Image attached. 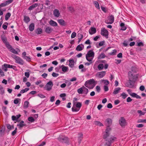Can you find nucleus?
<instances>
[{
  "instance_id": "43",
  "label": "nucleus",
  "mask_w": 146,
  "mask_h": 146,
  "mask_svg": "<svg viewBox=\"0 0 146 146\" xmlns=\"http://www.w3.org/2000/svg\"><path fill=\"white\" fill-rule=\"evenodd\" d=\"M29 90V88H26L24 89L21 90L20 92V93L23 94L28 91Z\"/></svg>"
},
{
  "instance_id": "13",
  "label": "nucleus",
  "mask_w": 146,
  "mask_h": 146,
  "mask_svg": "<svg viewBox=\"0 0 146 146\" xmlns=\"http://www.w3.org/2000/svg\"><path fill=\"white\" fill-rule=\"evenodd\" d=\"M135 82H134L132 80L130 81L129 80V82L127 84L126 86L131 88H133L134 86Z\"/></svg>"
},
{
  "instance_id": "45",
  "label": "nucleus",
  "mask_w": 146,
  "mask_h": 146,
  "mask_svg": "<svg viewBox=\"0 0 146 146\" xmlns=\"http://www.w3.org/2000/svg\"><path fill=\"white\" fill-rule=\"evenodd\" d=\"M8 23L7 22H5L2 25V27L4 30H6L7 28V26Z\"/></svg>"
},
{
  "instance_id": "33",
  "label": "nucleus",
  "mask_w": 146,
  "mask_h": 146,
  "mask_svg": "<svg viewBox=\"0 0 146 146\" xmlns=\"http://www.w3.org/2000/svg\"><path fill=\"white\" fill-rule=\"evenodd\" d=\"M83 94L87 95L88 92V90L84 86H83Z\"/></svg>"
},
{
  "instance_id": "6",
  "label": "nucleus",
  "mask_w": 146,
  "mask_h": 146,
  "mask_svg": "<svg viewBox=\"0 0 146 146\" xmlns=\"http://www.w3.org/2000/svg\"><path fill=\"white\" fill-rule=\"evenodd\" d=\"M129 79L130 81L132 80L135 82L137 78V76L133 74L131 72L129 71L128 73Z\"/></svg>"
},
{
  "instance_id": "27",
  "label": "nucleus",
  "mask_w": 146,
  "mask_h": 146,
  "mask_svg": "<svg viewBox=\"0 0 146 146\" xmlns=\"http://www.w3.org/2000/svg\"><path fill=\"white\" fill-rule=\"evenodd\" d=\"M34 28L35 25L34 23H31L29 25V29L30 31H33L34 30Z\"/></svg>"
},
{
  "instance_id": "7",
  "label": "nucleus",
  "mask_w": 146,
  "mask_h": 146,
  "mask_svg": "<svg viewBox=\"0 0 146 146\" xmlns=\"http://www.w3.org/2000/svg\"><path fill=\"white\" fill-rule=\"evenodd\" d=\"M58 140L60 142L68 143V138L64 136H60L58 139Z\"/></svg>"
},
{
  "instance_id": "5",
  "label": "nucleus",
  "mask_w": 146,
  "mask_h": 146,
  "mask_svg": "<svg viewBox=\"0 0 146 146\" xmlns=\"http://www.w3.org/2000/svg\"><path fill=\"white\" fill-rule=\"evenodd\" d=\"M100 54H99L98 57L99 60L96 61L94 66L93 68L96 70H100Z\"/></svg>"
},
{
  "instance_id": "21",
  "label": "nucleus",
  "mask_w": 146,
  "mask_h": 146,
  "mask_svg": "<svg viewBox=\"0 0 146 146\" xmlns=\"http://www.w3.org/2000/svg\"><path fill=\"white\" fill-rule=\"evenodd\" d=\"M69 66L71 68H72L74 66V62L73 59H70L69 60Z\"/></svg>"
},
{
  "instance_id": "17",
  "label": "nucleus",
  "mask_w": 146,
  "mask_h": 146,
  "mask_svg": "<svg viewBox=\"0 0 146 146\" xmlns=\"http://www.w3.org/2000/svg\"><path fill=\"white\" fill-rule=\"evenodd\" d=\"M78 143L80 144L83 138V134L82 133H80L78 134Z\"/></svg>"
},
{
  "instance_id": "63",
  "label": "nucleus",
  "mask_w": 146,
  "mask_h": 146,
  "mask_svg": "<svg viewBox=\"0 0 146 146\" xmlns=\"http://www.w3.org/2000/svg\"><path fill=\"white\" fill-rule=\"evenodd\" d=\"M3 111L4 113L6 114L7 113V112L6 111V110L7 109V107L5 106H3L2 108Z\"/></svg>"
},
{
  "instance_id": "30",
  "label": "nucleus",
  "mask_w": 146,
  "mask_h": 146,
  "mask_svg": "<svg viewBox=\"0 0 146 146\" xmlns=\"http://www.w3.org/2000/svg\"><path fill=\"white\" fill-rule=\"evenodd\" d=\"M1 38L2 40L4 43L6 42L7 41V39L5 36L4 35H2L1 36Z\"/></svg>"
},
{
  "instance_id": "31",
  "label": "nucleus",
  "mask_w": 146,
  "mask_h": 146,
  "mask_svg": "<svg viewBox=\"0 0 146 146\" xmlns=\"http://www.w3.org/2000/svg\"><path fill=\"white\" fill-rule=\"evenodd\" d=\"M52 29L51 28L49 27H47L45 30L46 32L47 33H50L52 31Z\"/></svg>"
},
{
  "instance_id": "62",
  "label": "nucleus",
  "mask_w": 146,
  "mask_h": 146,
  "mask_svg": "<svg viewBox=\"0 0 146 146\" xmlns=\"http://www.w3.org/2000/svg\"><path fill=\"white\" fill-rule=\"evenodd\" d=\"M106 74V71L101 72V78L103 77Z\"/></svg>"
},
{
  "instance_id": "19",
  "label": "nucleus",
  "mask_w": 146,
  "mask_h": 146,
  "mask_svg": "<svg viewBox=\"0 0 146 146\" xmlns=\"http://www.w3.org/2000/svg\"><path fill=\"white\" fill-rule=\"evenodd\" d=\"M53 14L55 17H58L60 15L59 11L57 9H54L53 11Z\"/></svg>"
},
{
  "instance_id": "51",
  "label": "nucleus",
  "mask_w": 146,
  "mask_h": 146,
  "mask_svg": "<svg viewBox=\"0 0 146 146\" xmlns=\"http://www.w3.org/2000/svg\"><path fill=\"white\" fill-rule=\"evenodd\" d=\"M0 90L1 91L0 94H3L4 93V90L3 87L1 86H0Z\"/></svg>"
},
{
  "instance_id": "61",
  "label": "nucleus",
  "mask_w": 146,
  "mask_h": 146,
  "mask_svg": "<svg viewBox=\"0 0 146 146\" xmlns=\"http://www.w3.org/2000/svg\"><path fill=\"white\" fill-rule=\"evenodd\" d=\"M17 127H16L15 128L14 130V131H13L12 133L11 134H12V135L14 136L15 134L17 132Z\"/></svg>"
},
{
  "instance_id": "11",
  "label": "nucleus",
  "mask_w": 146,
  "mask_h": 146,
  "mask_svg": "<svg viewBox=\"0 0 146 146\" xmlns=\"http://www.w3.org/2000/svg\"><path fill=\"white\" fill-rule=\"evenodd\" d=\"M53 84L51 81L48 82L45 86L46 90L47 91H50L51 90L52 86H53Z\"/></svg>"
},
{
  "instance_id": "24",
  "label": "nucleus",
  "mask_w": 146,
  "mask_h": 146,
  "mask_svg": "<svg viewBox=\"0 0 146 146\" xmlns=\"http://www.w3.org/2000/svg\"><path fill=\"white\" fill-rule=\"evenodd\" d=\"M120 90L121 88H116L114 89L113 92V94H116L119 93Z\"/></svg>"
},
{
  "instance_id": "57",
  "label": "nucleus",
  "mask_w": 146,
  "mask_h": 146,
  "mask_svg": "<svg viewBox=\"0 0 146 146\" xmlns=\"http://www.w3.org/2000/svg\"><path fill=\"white\" fill-rule=\"evenodd\" d=\"M137 46H143L144 44L141 42H137Z\"/></svg>"
},
{
  "instance_id": "29",
  "label": "nucleus",
  "mask_w": 146,
  "mask_h": 146,
  "mask_svg": "<svg viewBox=\"0 0 146 146\" xmlns=\"http://www.w3.org/2000/svg\"><path fill=\"white\" fill-rule=\"evenodd\" d=\"M117 50L116 49L113 50L112 52L109 53V55L111 56H114L116 54Z\"/></svg>"
},
{
  "instance_id": "50",
  "label": "nucleus",
  "mask_w": 146,
  "mask_h": 146,
  "mask_svg": "<svg viewBox=\"0 0 146 146\" xmlns=\"http://www.w3.org/2000/svg\"><path fill=\"white\" fill-rule=\"evenodd\" d=\"M28 120L29 121L33 122L35 121L34 119L32 117H29L28 118Z\"/></svg>"
},
{
  "instance_id": "56",
  "label": "nucleus",
  "mask_w": 146,
  "mask_h": 146,
  "mask_svg": "<svg viewBox=\"0 0 146 146\" xmlns=\"http://www.w3.org/2000/svg\"><path fill=\"white\" fill-rule=\"evenodd\" d=\"M76 33L75 32H73L72 33L71 35V38H73L75 37L76 36Z\"/></svg>"
},
{
  "instance_id": "58",
  "label": "nucleus",
  "mask_w": 146,
  "mask_h": 146,
  "mask_svg": "<svg viewBox=\"0 0 146 146\" xmlns=\"http://www.w3.org/2000/svg\"><path fill=\"white\" fill-rule=\"evenodd\" d=\"M85 43L86 44H89L90 45L91 44V42L89 39H88L87 40H86L85 42Z\"/></svg>"
},
{
  "instance_id": "20",
  "label": "nucleus",
  "mask_w": 146,
  "mask_h": 146,
  "mask_svg": "<svg viewBox=\"0 0 146 146\" xmlns=\"http://www.w3.org/2000/svg\"><path fill=\"white\" fill-rule=\"evenodd\" d=\"M84 48V45L82 44L78 45L76 48V50L77 51H81Z\"/></svg>"
},
{
  "instance_id": "23",
  "label": "nucleus",
  "mask_w": 146,
  "mask_h": 146,
  "mask_svg": "<svg viewBox=\"0 0 146 146\" xmlns=\"http://www.w3.org/2000/svg\"><path fill=\"white\" fill-rule=\"evenodd\" d=\"M38 5V3H35L33 4L29 7L28 8V10L30 11L32 10L36 7Z\"/></svg>"
},
{
  "instance_id": "12",
  "label": "nucleus",
  "mask_w": 146,
  "mask_h": 146,
  "mask_svg": "<svg viewBox=\"0 0 146 146\" xmlns=\"http://www.w3.org/2000/svg\"><path fill=\"white\" fill-rule=\"evenodd\" d=\"M13 1V0H8L0 4V9H1L2 7H5L7 5L11 3Z\"/></svg>"
},
{
  "instance_id": "39",
  "label": "nucleus",
  "mask_w": 146,
  "mask_h": 146,
  "mask_svg": "<svg viewBox=\"0 0 146 146\" xmlns=\"http://www.w3.org/2000/svg\"><path fill=\"white\" fill-rule=\"evenodd\" d=\"M29 103L27 101H25L24 103L23 108H28Z\"/></svg>"
},
{
  "instance_id": "38",
  "label": "nucleus",
  "mask_w": 146,
  "mask_h": 146,
  "mask_svg": "<svg viewBox=\"0 0 146 146\" xmlns=\"http://www.w3.org/2000/svg\"><path fill=\"white\" fill-rule=\"evenodd\" d=\"M24 21L26 23H27L30 21V18L27 16H25L24 17Z\"/></svg>"
},
{
  "instance_id": "15",
  "label": "nucleus",
  "mask_w": 146,
  "mask_h": 146,
  "mask_svg": "<svg viewBox=\"0 0 146 146\" xmlns=\"http://www.w3.org/2000/svg\"><path fill=\"white\" fill-rule=\"evenodd\" d=\"M105 123L107 126H110L112 123L111 119L109 118H107L106 121Z\"/></svg>"
},
{
  "instance_id": "22",
  "label": "nucleus",
  "mask_w": 146,
  "mask_h": 146,
  "mask_svg": "<svg viewBox=\"0 0 146 146\" xmlns=\"http://www.w3.org/2000/svg\"><path fill=\"white\" fill-rule=\"evenodd\" d=\"M58 22L61 25L65 26L66 25L65 21L62 19H60L58 20Z\"/></svg>"
},
{
  "instance_id": "3",
  "label": "nucleus",
  "mask_w": 146,
  "mask_h": 146,
  "mask_svg": "<svg viewBox=\"0 0 146 146\" xmlns=\"http://www.w3.org/2000/svg\"><path fill=\"white\" fill-rule=\"evenodd\" d=\"M94 56V53L92 50H89L86 54V58L89 62H92Z\"/></svg>"
},
{
  "instance_id": "40",
  "label": "nucleus",
  "mask_w": 146,
  "mask_h": 146,
  "mask_svg": "<svg viewBox=\"0 0 146 146\" xmlns=\"http://www.w3.org/2000/svg\"><path fill=\"white\" fill-rule=\"evenodd\" d=\"M101 81L102 83H104L105 85H107L109 84V81L107 80H101Z\"/></svg>"
},
{
  "instance_id": "49",
  "label": "nucleus",
  "mask_w": 146,
  "mask_h": 146,
  "mask_svg": "<svg viewBox=\"0 0 146 146\" xmlns=\"http://www.w3.org/2000/svg\"><path fill=\"white\" fill-rule=\"evenodd\" d=\"M137 112L139 114V116H141L142 115H144L145 113V112H143L141 110H138Z\"/></svg>"
},
{
  "instance_id": "53",
  "label": "nucleus",
  "mask_w": 146,
  "mask_h": 146,
  "mask_svg": "<svg viewBox=\"0 0 146 146\" xmlns=\"http://www.w3.org/2000/svg\"><path fill=\"white\" fill-rule=\"evenodd\" d=\"M128 41L125 40L123 43V45L125 46H127L128 45Z\"/></svg>"
},
{
  "instance_id": "42",
  "label": "nucleus",
  "mask_w": 146,
  "mask_h": 146,
  "mask_svg": "<svg viewBox=\"0 0 146 146\" xmlns=\"http://www.w3.org/2000/svg\"><path fill=\"white\" fill-rule=\"evenodd\" d=\"M5 131V129L4 128H2L0 130V136H2L4 135Z\"/></svg>"
},
{
  "instance_id": "9",
  "label": "nucleus",
  "mask_w": 146,
  "mask_h": 146,
  "mask_svg": "<svg viewBox=\"0 0 146 146\" xmlns=\"http://www.w3.org/2000/svg\"><path fill=\"white\" fill-rule=\"evenodd\" d=\"M101 35L104 36L106 38H108V31L104 28H102L101 29Z\"/></svg>"
},
{
  "instance_id": "10",
  "label": "nucleus",
  "mask_w": 146,
  "mask_h": 146,
  "mask_svg": "<svg viewBox=\"0 0 146 146\" xmlns=\"http://www.w3.org/2000/svg\"><path fill=\"white\" fill-rule=\"evenodd\" d=\"M6 46L11 52L16 54H18L17 51H16L14 49L9 43L6 44Z\"/></svg>"
},
{
  "instance_id": "52",
  "label": "nucleus",
  "mask_w": 146,
  "mask_h": 146,
  "mask_svg": "<svg viewBox=\"0 0 146 146\" xmlns=\"http://www.w3.org/2000/svg\"><path fill=\"white\" fill-rule=\"evenodd\" d=\"M138 122L146 123V119H139L138 121Z\"/></svg>"
},
{
  "instance_id": "16",
  "label": "nucleus",
  "mask_w": 146,
  "mask_h": 146,
  "mask_svg": "<svg viewBox=\"0 0 146 146\" xmlns=\"http://www.w3.org/2000/svg\"><path fill=\"white\" fill-rule=\"evenodd\" d=\"M59 68H61L62 71L64 72H66L68 70V67L64 66V65L59 66Z\"/></svg>"
},
{
  "instance_id": "41",
  "label": "nucleus",
  "mask_w": 146,
  "mask_h": 146,
  "mask_svg": "<svg viewBox=\"0 0 146 146\" xmlns=\"http://www.w3.org/2000/svg\"><path fill=\"white\" fill-rule=\"evenodd\" d=\"M11 16V13L9 12L7 13L5 15V18L6 20H7Z\"/></svg>"
},
{
  "instance_id": "59",
  "label": "nucleus",
  "mask_w": 146,
  "mask_h": 146,
  "mask_svg": "<svg viewBox=\"0 0 146 146\" xmlns=\"http://www.w3.org/2000/svg\"><path fill=\"white\" fill-rule=\"evenodd\" d=\"M52 75L53 77H56L58 76L59 74L58 73H56L53 72L52 73Z\"/></svg>"
},
{
  "instance_id": "14",
  "label": "nucleus",
  "mask_w": 146,
  "mask_h": 146,
  "mask_svg": "<svg viewBox=\"0 0 146 146\" xmlns=\"http://www.w3.org/2000/svg\"><path fill=\"white\" fill-rule=\"evenodd\" d=\"M119 124L121 126H123L125 125L126 121L125 118L123 117H121L119 120Z\"/></svg>"
},
{
  "instance_id": "25",
  "label": "nucleus",
  "mask_w": 146,
  "mask_h": 146,
  "mask_svg": "<svg viewBox=\"0 0 146 146\" xmlns=\"http://www.w3.org/2000/svg\"><path fill=\"white\" fill-rule=\"evenodd\" d=\"M7 64H4L2 66V69L5 72H7V68H8Z\"/></svg>"
},
{
  "instance_id": "60",
  "label": "nucleus",
  "mask_w": 146,
  "mask_h": 146,
  "mask_svg": "<svg viewBox=\"0 0 146 146\" xmlns=\"http://www.w3.org/2000/svg\"><path fill=\"white\" fill-rule=\"evenodd\" d=\"M104 88L105 92H107L109 90L108 87L107 85H104Z\"/></svg>"
},
{
  "instance_id": "34",
  "label": "nucleus",
  "mask_w": 146,
  "mask_h": 146,
  "mask_svg": "<svg viewBox=\"0 0 146 146\" xmlns=\"http://www.w3.org/2000/svg\"><path fill=\"white\" fill-rule=\"evenodd\" d=\"M8 68H12L15 70H17V67L16 66L14 65H11L9 64H7Z\"/></svg>"
},
{
  "instance_id": "28",
  "label": "nucleus",
  "mask_w": 146,
  "mask_h": 146,
  "mask_svg": "<svg viewBox=\"0 0 146 146\" xmlns=\"http://www.w3.org/2000/svg\"><path fill=\"white\" fill-rule=\"evenodd\" d=\"M49 24L53 26H56L57 25V23L53 20H51L49 21Z\"/></svg>"
},
{
  "instance_id": "47",
  "label": "nucleus",
  "mask_w": 146,
  "mask_h": 146,
  "mask_svg": "<svg viewBox=\"0 0 146 146\" xmlns=\"http://www.w3.org/2000/svg\"><path fill=\"white\" fill-rule=\"evenodd\" d=\"M23 58L27 61L29 62L31 61V59L29 56H23Z\"/></svg>"
},
{
  "instance_id": "48",
  "label": "nucleus",
  "mask_w": 146,
  "mask_h": 146,
  "mask_svg": "<svg viewBox=\"0 0 146 146\" xmlns=\"http://www.w3.org/2000/svg\"><path fill=\"white\" fill-rule=\"evenodd\" d=\"M122 97V98L123 99H125L128 96V95L126 94L124 92L121 95Z\"/></svg>"
},
{
  "instance_id": "8",
  "label": "nucleus",
  "mask_w": 146,
  "mask_h": 146,
  "mask_svg": "<svg viewBox=\"0 0 146 146\" xmlns=\"http://www.w3.org/2000/svg\"><path fill=\"white\" fill-rule=\"evenodd\" d=\"M114 17L111 15L108 17V19L105 20V22L107 24H112L114 21Z\"/></svg>"
},
{
  "instance_id": "26",
  "label": "nucleus",
  "mask_w": 146,
  "mask_h": 146,
  "mask_svg": "<svg viewBox=\"0 0 146 146\" xmlns=\"http://www.w3.org/2000/svg\"><path fill=\"white\" fill-rule=\"evenodd\" d=\"M42 29L38 28L35 30V33L39 35L42 33Z\"/></svg>"
},
{
  "instance_id": "54",
  "label": "nucleus",
  "mask_w": 146,
  "mask_h": 146,
  "mask_svg": "<svg viewBox=\"0 0 146 146\" xmlns=\"http://www.w3.org/2000/svg\"><path fill=\"white\" fill-rule=\"evenodd\" d=\"M121 62V60L115 59V63L117 64H119Z\"/></svg>"
},
{
  "instance_id": "2",
  "label": "nucleus",
  "mask_w": 146,
  "mask_h": 146,
  "mask_svg": "<svg viewBox=\"0 0 146 146\" xmlns=\"http://www.w3.org/2000/svg\"><path fill=\"white\" fill-rule=\"evenodd\" d=\"M97 84V81L92 79L86 81L84 84L85 86L89 89H93Z\"/></svg>"
},
{
  "instance_id": "32",
  "label": "nucleus",
  "mask_w": 146,
  "mask_h": 146,
  "mask_svg": "<svg viewBox=\"0 0 146 146\" xmlns=\"http://www.w3.org/2000/svg\"><path fill=\"white\" fill-rule=\"evenodd\" d=\"M101 9L105 13H106L108 12V9L106 7L101 6Z\"/></svg>"
},
{
  "instance_id": "18",
  "label": "nucleus",
  "mask_w": 146,
  "mask_h": 146,
  "mask_svg": "<svg viewBox=\"0 0 146 146\" xmlns=\"http://www.w3.org/2000/svg\"><path fill=\"white\" fill-rule=\"evenodd\" d=\"M90 34L92 35L95 33L96 32V30L95 28L91 27L89 30Z\"/></svg>"
},
{
  "instance_id": "1",
  "label": "nucleus",
  "mask_w": 146,
  "mask_h": 146,
  "mask_svg": "<svg viewBox=\"0 0 146 146\" xmlns=\"http://www.w3.org/2000/svg\"><path fill=\"white\" fill-rule=\"evenodd\" d=\"M110 126H107L106 130V132L104 133L103 137L105 139L106 142L105 146H112V143L115 141L116 138L113 136H109L110 135L109 131L111 130V128Z\"/></svg>"
},
{
  "instance_id": "64",
  "label": "nucleus",
  "mask_w": 146,
  "mask_h": 146,
  "mask_svg": "<svg viewBox=\"0 0 146 146\" xmlns=\"http://www.w3.org/2000/svg\"><path fill=\"white\" fill-rule=\"evenodd\" d=\"M107 107L108 108L110 109H111L113 107L111 103H109L108 104Z\"/></svg>"
},
{
  "instance_id": "4",
  "label": "nucleus",
  "mask_w": 146,
  "mask_h": 146,
  "mask_svg": "<svg viewBox=\"0 0 146 146\" xmlns=\"http://www.w3.org/2000/svg\"><path fill=\"white\" fill-rule=\"evenodd\" d=\"M11 57L15 60L16 63L21 65H23L24 64V61L19 56L14 54H12Z\"/></svg>"
},
{
  "instance_id": "37",
  "label": "nucleus",
  "mask_w": 146,
  "mask_h": 146,
  "mask_svg": "<svg viewBox=\"0 0 146 146\" xmlns=\"http://www.w3.org/2000/svg\"><path fill=\"white\" fill-rule=\"evenodd\" d=\"M83 86L78 89L77 90V92L79 94H82L83 92Z\"/></svg>"
},
{
  "instance_id": "35",
  "label": "nucleus",
  "mask_w": 146,
  "mask_h": 146,
  "mask_svg": "<svg viewBox=\"0 0 146 146\" xmlns=\"http://www.w3.org/2000/svg\"><path fill=\"white\" fill-rule=\"evenodd\" d=\"M24 121H21L19 124L17 125V126H19L20 128L22 127L23 126H25V125L24 124Z\"/></svg>"
},
{
  "instance_id": "46",
  "label": "nucleus",
  "mask_w": 146,
  "mask_h": 146,
  "mask_svg": "<svg viewBox=\"0 0 146 146\" xmlns=\"http://www.w3.org/2000/svg\"><path fill=\"white\" fill-rule=\"evenodd\" d=\"M95 7L97 9H100V7L99 4L98 2L97 1H95L94 2Z\"/></svg>"
},
{
  "instance_id": "36",
  "label": "nucleus",
  "mask_w": 146,
  "mask_h": 146,
  "mask_svg": "<svg viewBox=\"0 0 146 146\" xmlns=\"http://www.w3.org/2000/svg\"><path fill=\"white\" fill-rule=\"evenodd\" d=\"M72 110L73 112H77L79 111V108H77L75 106H74L72 108Z\"/></svg>"
},
{
  "instance_id": "44",
  "label": "nucleus",
  "mask_w": 146,
  "mask_h": 146,
  "mask_svg": "<svg viewBox=\"0 0 146 146\" xmlns=\"http://www.w3.org/2000/svg\"><path fill=\"white\" fill-rule=\"evenodd\" d=\"M75 106L77 108H79V110L82 106V103L80 102H78L76 104Z\"/></svg>"
},
{
  "instance_id": "55",
  "label": "nucleus",
  "mask_w": 146,
  "mask_h": 146,
  "mask_svg": "<svg viewBox=\"0 0 146 146\" xmlns=\"http://www.w3.org/2000/svg\"><path fill=\"white\" fill-rule=\"evenodd\" d=\"M95 45L97 48H100V42H96L95 43Z\"/></svg>"
}]
</instances>
